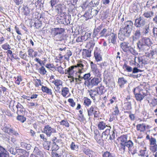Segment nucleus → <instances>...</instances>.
<instances>
[{
	"instance_id": "393cba45",
	"label": "nucleus",
	"mask_w": 157,
	"mask_h": 157,
	"mask_svg": "<svg viewBox=\"0 0 157 157\" xmlns=\"http://www.w3.org/2000/svg\"><path fill=\"white\" fill-rule=\"evenodd\" d=\"M127 136L125 135H124L121 136L120 139L121 141V143L120 144L121 147L122 146H124L125 143H126L128 140H127Z\"/></svg>"
},
{
	"instance_id": "f704fd0d",
	"label": "nucleus",
	"mask_w": 157,
	"mask_h": 157,
	"mask_svg": "<svg viewBox=\"0 0 157 157\" xmlns=\"http://www.w3.org/2000/svg\"><path fill=\"white\" fill-rule=\"evenodd\" d=\"M135 47H134V48H133L131 47V46L129 47V48L128 49V50L132 54L135 56L137 55L138 54V53L135 50Z\"/></svg>"
},
{
	"instance_id": "09e8293b",
	"label": "nucleus",
	"mask_w": 157,
	"mask_h": 157,
	"mask_svg": "<svg viewBox=\"0 0 157 157\" xmlns=\"http://www.w3.org/2000/svg\"><path fill=\"white\" fill-rule=\"evenodd\" d=\"M60 124L61 125L65 126L66 127H69V124L67 121L66 120H62L60 122Z\"/></svg>"
},
{
	"instance_id": "a18cd8bd",
	"label": "nucleus",
	"mask_w": 157,
	"mask_h": 157,
	"mask_svg": "<svg viewBox=\"0 0 157 157\" xmlns=\"http://www.w3.org/2000/svg\"><path fill=\"white\" fill-rule=\"evenodd\" d=\"M52 83L56 86H59L62 85V82L60 80L56 79L52 82Z\"/></svg>"
},
{
	"instance_id": "e433bc0d",
	"label": "nucleus",
	"mask_w": 157,
	"mask_h": 157,
	"mask_svg": "<svg viewBox=\"0 0 157 157\" xmlns=\"http://www.w3.org/2000/svg\"><path fill=\"white\" fill-rule=\"evenodd\" d=\"M91 101L90 99L86 98L84 100L83 104L85 106H89L91 105Z\"/></svg>"
},
{
	"instance_id": "de8ad7c7",
	"label": "nucleus",
	"mask_w": 157,
	"mask_h": 157,
	"mask_svg": "<svg viewBox=\"0 0 157 157\" xmlns=\"http://www.w3.org/2000/svg\"><path fill=\"white\" fill-rule=\"evenodd\" d=\"M39 70L40 74L43 75H45L47 72L45 68L43 66H42L40 68H39Z\"/></svg>"
},
{
	"instance_id": "f3484780",
	"label": "nucleus",
	"mask_w": 157,
	"mask_h": 157,
	"mask_svg": "<svg viewBox=\"0 0 157 157\" xmlns=\"http://www.w3.org/2000/svg\"><path fill=\"white\" fill-rule=\"evenodd\" d=\"M33 153L38 157H43L42 151L37 147H35Z\"/></svg>"
},
{
	"instance_id": "13d9d810",
	"label": "nucleus",
	"mask_w": 157,
	"mask_h": 157,
	"mask_svg": "<svg viewBox=\"0 0 157 157\" xmlns=\"http://www.w3.org/2000/svg\"><path fill=\"white\" fill-rule=\"evenodd\" d=\"M112 154L110 153L109 152L106 151L103 155V157H114Z\"/></svg>"
},
{
	"instance_id": "e2e57ef3",
	"label": "nucleus",
	"mask_w": 157,
	"mask_h": 157,
	"mask_svg": "<svg viewBox=\"0 0 157 157\" xmlns=\"http://www.w3.org/2000/svg\"><path fill=\"white\" fill-rule=\"evenodd\" d=\"M52 151H56L59 149V147L57 145L55 142H53L52 148Z\"/></svg>"
},
{
	"instance_id": "1a4fd4ad",
	"label": "nucleus",
	"mask_w": 157,
	"mask_h": 157,
	"mask_svg": "<svg viewBox=\"0 0 157 157\" xmlns=\"http://www.w3.org/2000/svg\"><path fill=\"white\" fill-rule=\"evenodd\" d=\"M137 47L139 50V52L145 51L147 50L149 48V46L146 45L141 43L140 41H139L137 43Z\"/></svg>"
},
{
	"instance_id": "7ed1b4c3",
	"label": "nucleus",
	"mask_w": 157,
	"mask_h": 157,
	"mask_svg": "<svg viewBox=\"0 0 157 157\" xmlns=\"http://www.w3.org/2000/svg\"><path fill=\"white\" fill-rule=\"evenodd\" d=\"M101 81L100 78H94L90 79L89 81H87L84 82V84L86 86H87L89 89L92 88L94 86H97Z\"/></svg>"
},
{
	"instance_id": "69168bd1",
	"label": "nucleus",
	"mask_w": 157,
	"mask_h": 157,
	"mask_svg": "<svg viewBox=\"0 0 157 157\" xmlns=\"http://www.w3.org/2000/svg\"><path fill=\"white\" fill-rule=\"evenodd\" d=\"M42 26V23L41 22L39 21L35 22V26L36 29H38L40 28Z\"/></svg>"
},
{
	"instance_id": "c756f323",
	"label": "nucleus",
	"mask_w": 157,
	"mask_h": 157,
	"mask_svg": "<svg viewBox=\"0 0 157 157\" xmlns=\"http://www.w3.org/2000/svg\"><path fill=\"white\" fill-rule=\"evenodd\" d=\"M63 9V6L61 4H58L56 7V10L57 11L58 13H62Z\"/></svg>"
},
{
	"instance_id": "ddd939ff",
	"label": "nucleus",
	"mask_w": 157,
	"mask_h": 157,
	"mask_svg": "<svg viewBox=\"0 0 157 157\" xmlns=\"http://www.w3.org/2000/svg\"><path fill=\"white\" fill-rule=\"evenodd\" d=\"M16 107L17 109V113L18 115L23 114L25 113V109L20 103H18Z\"/></svg>"
},
{
	"instance_id": "864d4df0",
	"label": "nucleus",
	"mask_w": 157,
	"mask_h": 157,
	"mask_svg": "<svg viewBox=\"0 0 157 157\" xmlns=\"http://www.w3.org/2000/svg\"><path fill=\"white\" fill-rule=\"evenodd\" d=\"M17 120L21 121L22 122H24L26 120L25 117L21 115H18L17 117Z\"/></svg>"
},
{
	"instance_id": "a211bd4d",
	"label": "nucleus",
	"mask_w": 157,
	"mask_h": 157,
	"mask_svg": "<svg viewBox=\"0 0 157 157\" xmlns=\"http://www.w3.org/2000/svg\"><path fill=\"white\" fill-rule=\"evenodd\" d=\"M101 28L99 26L97 28L94 29V32L93 34V36L94 37L100 38L101 37L99 36V32Z\"/></svg>"
},
{
	"instance_id": "39448f33",
	"label": "nucleus",
	"mask_w": 157,
	"mask_h": 157,
	"mask_svg": "<svg viewBox=\"0 0 157 157\" xmlns=\"http://www.w3.org/2000/svg\"><path fill=\"white\" fill-rule=\"evenodd\" d=\"M42 132L45 133L47 136L50 137L52 133H56V131L55 128H52L49 125H46Z\"/></svg>"
},
{
	"instance_id": "cd10ccee",
	"label": "nucleus",
	"mask_w": 157,
	"mask_h": 157,
	"mask_svg": "<svg viewBox=\"0 0 157 157\" xmlns=\"http://www.w3.org/2000/svg\"><path fill=\"white\" fill-rule=\"evenodd\" d=\"M107 126V125L103 121L99 122L98 125V129L100 130H103Z\"/></svg>"
},
{
	"instance_id": "8fccbe9b",
	"label": "nucleus",
	"mask_w": 157,
	"mask_h": 157,
	"mask_svg": "<svg viewBox=\"0 0 157 157\" xmlns=\"http://www.w3.org/2000/svg\"><path fill=\"white\" fill-rule=\"evenodd\" d=\"M150 149L152 152H155L157 150V145L155 144L150 145Z\"/></svg>"
},
{
	"instance_id": "ea45409f",
	"label": "nucleus",
	"mask_w": 157,
	"mask_h": 157,
	"mask_svg": "<svg viewBox=\"0 0 157 157\" xmlns=\"http://www.w3.org/2000/svg\"><path fill=\"white\" fill-rule=\"evenodd\" d=\"M118 37L121 40H123L125 38V36H127L123 34L122 33V32L120 31V30L119 33H118Z\"/></svg>"
},
{
	"instance_id": "49530a36",
	"label": "nucleus",
	"mask_w": 157,
	"mask_h": 157,
	"mask_svg": "<svg viewBox=\"0 0 157 157\" xmlns=\"http://www.w3.org/2000/svg\"><path fill=\"white\" fill-rule=\"evenodd\" d=\"M84 16L86 18V20L91 19L92 17L90 11L86 12Z\"/></svg>"
},
{
	"instance_id": "6e6552de",
	"label": "nucleus",
	"mask_w": 157,
	"mask_h": 157,
	"mask_svg": "<svg viewBox=\"0 0 157 157\" xmlns=\"http://www.w3.org/2000/svg\"><path fill=\"white\" fill-rule=\"evenodd\" d=\"M112 31V29L108 28V29L104 28L99 33V36L101 37H105L106 38L109 36Z\"/></svg>"
},
{
	"instance_id": "f03ea898",
	"label": "nucleus",
	"mask_w": 157,
	"mask_h": 157,
	"mask_svg": "<svg viewBox=\"0 0 157 157\" xmlns=\"http://www.w3.org/2000/svg\"><path fill=\"white\" fill-rule=\"evenodd\" d=\"M133 92L136 100L140 101L143 99L144 97L147 95V91L145 90H140L138 88L134 89Z\"/></svg>"
},
{
	"instance_id": "4c0bfd02",
	"label": "nucleus",
	"mask_w": 157,
	"mask_h": 157,
	"mask_svg": "<svg viewBox=\"0 0 157 157\" xmlns=\"http://www.w3.org/2000/svg\"><path fill=\"white\" fill-rule=\"evenodd\" d=\"M70 148L72 150L77 151L78 149V145H75L74 142H72L70 145Z\"/></svg>"
},
{
	"instance_id": "bb28decb",
	"label": "nucleus",
	"mask_w": 157,
	"mask_h": 157,
	"mask_svg": "<svg viewBox=\"0 0 157 157\" xmlns=\"http://www.w3.org/2000/svg\"><path fill=\"white\" fill-rule=\"evenodd\" d=\"M83 56L85 57H89L91 56V51L86 49H83L82 52Z\"/></svg>"
},
{
	"instance_id": "7c9ffc66",
	"label": "nucleus",
	"mask_w": 157,
	"mask_h": 157,
	"mask_svg": "<svg viewBox=\"0 0 157 157\" xmlns=\"http://www.w3.org/2000/svg\"><path fill=\"white\" fill-rule=\"evenodd\" d=\"M19 56L21 58L24 60L28 61L29 59V56H27L26 53L23 54L22 52L21 51L20 52Z\"/></svg>"
},
{
	"instance_id": "f257e3e1",
	"label": "nucleus",
	"mask_w": 157,
	"mask_h": 157,
	"mask_svg": "<svg viewBox=\"0 0 157 157\" xmlns=\"http://www.w3.org/2000/svg\"><path fill=\"white\" fill-rule=\"evenodd\" d=\"M133 25V23L131 21H125L122 25V28H121L120 31L123 34L127 36H129L131 34Z\"/></svg>"
},
{
	"instance_id": "6ab92c4d",
	"label": "nucleus",
	"mask_w": 157,
	"mask_h": 157,
	"mask_svg": "<svg viewBox=\"0 0 157 157\" xmlns=\"http://www.w3.org/2000/svg\"><path fill=\"white\" fill-rule=\"evenodd\" d=\"M146 127L145 124H139L136 125V129L140 132H144L146 130Z\"/></svg>"
},
{
	"instance_id": "412c9836",
	"label": "nucleus",
	"mask_w": 157,
	"mask_h": 157,
	"mask_svg": "<svg viewBox=\"0 0 157 157\" xmlns=\"http://www.w3.org/2000/svg\"><path fill=\"white\" fill-rule=\"evenodd\" d=\"M41 90L43 92L46 93L48 94L52 95L51 90L47 87L42 86Z\"/></svg>"
},
{
	"instance_id": "0e129e2a",
	"label": "nucleus",
	"mask_w": 157,
	"mask_h": 157,
	"mask_svg": "<svg viewBox=\"0 0 157 157\" xmlns=\"http://www.w3.org/2000/svg\"><path fill=\"white\" fill-rule=\"evenodd\" d=\"M90 5H93V7H96L99 4V2L98 1L94 0L90 2Z\"/></svg>"
},
{
	"instance_id": "052dcab7",
	"label": "nucleus",
	"mask_w": 157,
	"mask_h": 157,
	"mask_svg": "<svg viewBox=\"0 0 157 157\" xmlns=\"http://www.w3.org/2000/svg\"><path fill=\"white\" fill-rule=\"evenodd\" d=\"M83 152L84 153L87 155L91 154L92 151L88 148H85L83 149Z\"/></svg>"
},
{
	"instance_id": "338daca9",
	"label": "nucleus",
	"mask_w": 157,
	"mask_h": 157,
	"mask_svg": "<svg viewBox=\"0 0 157 157\" xmlns=\"http://www.w3.org/2000/svg\"><path fill=\"white\" fill-rule=\"evenodd\" d=\"M29 10L28 7H25L24 8L23 13L25 15H28L29 13Z\"/></svg>"
},
{
	"instance_id": "58836bf2",
	"label": "nucleus",
	"mask_w": 157,
	"mask_h": 157,
	"mask_svg": "<svg viewBox=\"0 0 157 157\" xmlns=\"http://www.w3.org/2000/svg\"><path fill=\"white\" fill-rule=\"evenodd\" d=\"M123 68L124 69H125L128 72H131L132 70V67L128 66L125 63L124 64L123 66Z\"/></svg>"
},
{
	"instance_id": "2f4dec72",
	"label": "nucleus",
	"mask_w": 157,
	"mask_h": 157,
	"mask_svg": "<svg viewBox=\"0 0 157 157\" xmlns=\"http://www.w3.org/2000/svg\"><path fill=\"white\" fill-rule=\"evenodd\" d=\"M11 126L10 125H6L3 128L2 130L5 132L7 133L8 134H9L10 131L11 129Z\"/></svg>"
},
{
	"instance_id": "dca6fc26",
	"label": "nucleus",
	"mask_w": 157,
	"mask_h": 157,
	"mask_svg": "<svg viewBox=\"0 0 157 157\" xmlns=\"http://www.w3.org/2000/svg\"><path fill=\"white\" fill-rule=\"evenodd\" d=\"M140 35L141 33L140 30L137 29L135 31L132 36L133 42L138 39L140 37Z\"/></svg>"
},
{
	"instance_id": "680f3d73",
	"label": "nucleus",
	"mask_w": 157,
	"mask_h": 157,
	"mask_svg": "<svg viewBox=\"0 0 157 157\" xmlns=\"http://www.w3.org/2000/svg\"><path fill=\"white\" fill-rule=\"evenodd\" d=\"M2 47L5 50H6L8 49H10L11 48L10 46L7 43L3 44L2 46Z\"/></svg>"
},
{
	"instance_id": "774afa93",
	"label": "nucleus",
	"mask_w": 157,
	"mask_h": 157,
	"mask_svg": "<svg viewBox=\"0 0 157 157\" xmlns=\"http://www.w3.org/2000/svg\"><path fill=\"white\" fill-rule=\"evenodd\" d=\"M152 32L154 36L157 39V28H153L152 30Z\"/></svg>"
},
{
	"instance_id": "b1692460",
	"label": "nucleus",
	"mask_w": 157,
	"mask_h": 157,
	"mask_svg": "<svg viewBox=\"0 0 157 157\" xmlns=\"http://www.w3.org/2000/svg\"><path fill=\"white\" fill-rule=\"evenodd\" d=\"M69 93V89L67 87H63L62 89L61 94L64 97H66L67 95Z\"/></svg>"
},
{
	"instance_id": "a878e982",
	"label": "nucleus",
	"mask_w": 157,
	"mask_h": 157,
	"mask_svg": "<svg viewBox=\"0 0 157 157\" xmlns=\"http://www.w3.org/2000/svg\"><path fill=\"white\" fill-rule=\"evenodd\" d=\"M141 43L149 46L150 43V39L147 37L143 38L141 40Z\"/></svg>"
},
{
	"instance_id": "20e7f679",
	"label": "nucleus",
	"mask_w": 157,
	"mask_h": 157,
	"mask_svg": "<svg viewBox=\"0 0 157 157\" xmlns=\"http://www.w3.org/2000/svg\"><path fill=\"white\" fill-rule=\"evenodd\" d=\"M98 108L95 105H92L87 109L88 115L89 117L94 115V117H97L98 116L97 111Z\"/></svg>"
},
{
	"instance_id": "6e6d98bb",
	"label": "nucleus",
	"mask_w": 157,
	"mask_h": 157,
	"mask_svg": "<svg viewBox=\"0 0 157 157\" xmlns=\"http://www.w3.org/2000/svg\"><path fill=\"white\" fill-rule=\"evenodd\" d=\"M54 31L53 35L54 36H56L58 34H61L62 33L61 30L58 28H55Z\"/></svg>"
},
{
	"instance_id": "603ef678",
	"label": "nucleus",
	"mask_w": 157,
	"mask_h": 157,
	"mask_svg": "<svg viewBox=\"0 0 157 157\" xmlns=\"http://www.w3.org/2000/svg\"><path fill=\"white\" fill-rule=\"evenodd\" d=\"M13 134V135L17 136H20V134L16 131H15L13 129L11 128L10 131L9 133V134L10 135Z\"/></svg>"
},
{
	"instance_id": "473e14b6",
	"label": "nucleus",
	"mask_w": 157,
	"mask_h": 157,
	"mask_svg": "<svg viewBox=\"0 0 157 157\" xmlns=\"http://www.w3.org/2000/svg\"><path fill=\"white\" fill-rule=\"evenodd\" d=\"M69 67L67 69H65V73L66 74H67L68 75H69V76H68V78H72V77H73L72 75H73V74H74L75 72L73 69H72V72L71 71V72L70 71H69Z\"/></svg>"
},
{
	"instance_id": "f8f14e48",
	"label": "nucleus",
	"mask_w": 157,
	"mask_h": 157,
	"mask_svg": "<svg viewBox=\"0 0 157 157\" xmlns=\"http://www.w3.org/2000/svg\"><path fill=\"white\" fill-rule=\"evenodd\" d=\"M109 128H107L105 130V132L108 133V135L109 136V139L111 140L114 139L115 137V133L114 130L110 131L111 127L110 126L108 127Z\"/></svg>"
},
{
	"instance_id": "a19ab883",
	"label": "nucleus",
	"mask_w": 157,
	"mask_h": 157,
	"mask_svg": "<svg viewBox=\"0 0 157 157\" xmlns=\"http://www.w3.org/2000/svg\"><path fill=\"white\" fill-rule=\"evenodd\" d=\"M17 153L19 154L20 155H24L27 153V151L25 150L21 149H18L16 150Z\"/></svg>"
},
{
	"instance_id": "5701e85b",
	"label": "nucleus",
	"mask_w": 157,
	"mask_h": 157,
	"mask_svg": "<svg viewBox=\"0 0 157 157\" xmlns=\"http://www.w3.org/2000/svg\"><path fill=\"white\" fill-rule=\"evenodd\" d=\"M95 138L97 141V143L101 145L103 143V140L101 139V136L100 134H96L95 136Z\"/></svg>"
},
{
	"instance_id": "4468645a",
	"label": "nucleus",
	"mask_w": 157,
	"mask_h": 157,
	"mask_svg": "<svg viewBox=\"0 0 157 157\" xmlns=\"http://www.w3.org/2000/svg\"><path fill=\"white\" fill-rule=\"evenodd\" d=\"M91 70L95 76L98 77H100L101 76L99 70L97 68V65L94 66H92L91 67Z\"/></svg>"
},
{
	"instance_id": "72a5a7b5",
	"label": "nucleus",
	"mask_w": 157,
	"mask_h": 157,
	"mask_svg": "<svg viewBox=\"0 0 157 157\" xmlns=\"http://www.w3.org/2000/svg\"><path fill=\"white\" fill-rule=\"evenodd\" d=\"M136 141L140 146H143L144 144V140L142 139V137H138L137 139L136 140Z\"/></svg>"
},
{
	"instance_id": "c85d7f7f",
	"label": "nucleus",
	"mask_w": 157,
	"mask_h": 157,
	"mask_svg": "<svg viewBox=\"0 0 157 157\" xmlns=\"http://www.w3.org/2000/svg\"><path fill=\"white\" fill-rule=\"evenodd\" d=\"M150 24L145 25L143 29V33L145 34H146L148 33L150 31Z\"/></svg>"
},
{
	"instance_id": "5fc2aeb1",
	"label": "nucleus",
	"mask_w": 157,
	"mask_h": 157,
	"mask_svg": "<svg viewBox=\"0 0 157 157\" xmlns=\"http://www.w3.org/2000/svg\"><path fill=\"white\" fill-rule=\"evenodd\" d=\"M99 10H97L93 9H91V11L90 12L91 14L93 17L94 16H95L97 15L99 12Z\"/></svg>"
},
{
	"instance_id": "4d7b16f0",
	"label": "nucleus",
	"mask_w": 157,
	"mask_h": 157,
	"mask_svg": "<svg viewBox=\"0 0 157 157\" xmlns=\"http://www.w3.org/2000/svg\"><path fill=\"white\" fill-rule=\"evenodd\" d=\"M149 141L150 145L157 144H156V140L154 138L151 137Z\"/></svg>"
},
{
	"instance_id": "bf43d9fd",
	"label": "nucleus",
	"mask_w": 157,
	"mask_h": 157,
	"mask_svg": "<svg viewBox=\"0 0 157 157\" xmlns=\"http://www.w3.org/2000/svg\"><path fill=\"white\" fill-rule=\"evenodd\" d=\"M8 153L6 151L0 152V157H9Z\"/></svg>"
},
{
	"instance_id": "3c124183",
	"label": "nucleus",
	"mask_w": 157,
	"mask_h": 157,
	"mask_svg": "<svg viewBox=\"0 0 157 157\" xmlns=\"http://www.w3.org/2000/svg\"><path fill=\"white\" fill-rule=\"evenodd\" d=\"M13 134V135L17 136H20V134L16 131H15L13 129L11 128L10 131L9 133V134L10 135Z\"/></svg>"
},
{
	"instance_id": "423d86ee",
	"label": "nucleus",
	"mask_w": 157,
	"mask_h": 157,
	"mask_svg": "<svg viewBox=\"0 0 157 157\" xmlns=\"http://www.w3.org/2000/svg\"><path fill=\"white\" fill-rule=\"evenodd\" d=\"M146 22V19L144 17L140 16L135 19L134 25L137 28L142 27L145 25Z\"/></svg>"
},
{
	"instance_id": "aec40b11",
	"label": "nucleus",
	"mask_w": 157,
	"mask_h": 157,
	"mask_svg": "<svg viewBox=\"0 0 157 157\" xmlns=\"http://www.w3.org/2000/svg\"><path fill=\"white\" fill-rule=\"evenodd\" d=\"M96 50L94 51V56L96 60L97 61H99L101 60L102 58L100 54L97 51L98 48H96Z\"/></svg>"
},
{
	"instance_id": "9b49d317",
	"label": "nucleus",
	"mask_w": 157,
	"mask_h": 157,
	"mask_svg": "<svg viewBox=\"0 0 157 157\" xmlns=\"http://www.w3.org/2000/svg\"><path fill=\"white\" fill-rule=\"evenodd\" d=\"M108 37V40L109 43H111L113 44H116L117 38V35L116 34L112 32Z\"/></svg>"
},
{
	"instance_id": "c9c22d12",
	"label": "nucleus",
	"mask_w": 157,
	"mask_h": 157,
	"mask_svg": "<svg viewBox=\"0 0 157 157\" xmlns=\"http://www.w3.org/2000/svg\"><path fill=\"white\" fill-rule=\"evenodd\" d=\"M91 36V34L87 33H85L83 36H82V38L83 41H86L88 40L89 38H90Z\"/></svg>"
},
{
	"instance_id": "2eb2a0df",
	"label": "nucleus",
	"mask_w": 157,
	"mask_h": 157,
	"mask_svg": "<svg viewBox=\"0 0 157 157\" xmlns=\"http://www.w3.org/2000/svg\"><path fill=\"white\" fill-rule=\"evenodd\" d=\"M127 82V80L124 77L119 78L118 79V83L121 88L124 87V84Z\"/></svg>"
},
{
	"instance_id": "37998d69",
	"label": "nucleus",
	"mask_w": 157,
	"mask_h": 157,
	"mask_svg": "<svg viewBox=\"0 0 157 157\" xmlns=\"http://www.w3.org/2000/svg\"><path fill=\"white\" fill-rule=\"evenodd\" d=\"M92 91V93L90 92V94L91 98L94 100H95V96L97 94H99L98 92L96 91H92V90H90Z\"/></svg>"
},
{
	"instance_id": "c03bdc74",
	"label": "nucleus",
	"mask_w": 157,
	"mask_h": 157,
	"mask_svg": "<svg viewBox=\"0 0 157 157\" xmlns=\"http://www.w3.org/2000/svg\"><path fill=\"white\" fill-rule=\"evenodd\" d=\"M91 75L90 73L86 74L84 75L83 76V79L85 80V82H86V81H89L91 79V78H89L90 76Z\"/></svg>"
},
{
	"instance_id": "4be33fe9",
	"label": "nucleus",
	"mask_w": 157,
	"mask_h": 157,
	"mask_svg": "<svg viewBox=\"0 0 157 157\" xmlns=\"http://www.w3.org/2000/svg\"><path fill=\"white\" fill-rule=\"evenodd\" d=\"M154 13L152 11H148L145 12L143 14V16L147 18H151L153 16Z\"/></svg>"
},
{
	"instance_id": "0eeeda50",
	"label": "nucleus",
	"mask_w": 157,
	"mask_h": 157,
	"mask_svg": "<svg viewBox=\"0 0 157 157\" xmlns=\"http://www.w3.org/2000/svg\"><path fill=\"white\" fill-rule=\"evenodd\" d=\"M85 63L86 62L84 61H82L79 60L78 61V63L76 65L72 66L70 67L69 70V71H70L72 72V69H74L75 67H78L79 68L78 71V73H82V70L83 69V67L84 66V64H85Z\"/></svg>"
},
{
	"instance_id": "79ce46f5",
	"label": "nucleus",
	"mask_w": 157,
	"mask_h": 157,
	"mask_svg": "<svg viewBox=\"0 0 157 157\" xmlns=\"http://www.w3.org/2000/svg\"><path fill=\"white\" fill-rule=\"evenodd\" d=\"M125 108L127 110H130L132 109L131 102L129 101V102H126L124 103Z\"/></svg>"
},
{
	"instance_id": "9d476101",
	"label": "nucleus",
	"mask_w": 157,
	"mask_h": 157,
	"mask_svg": "<svg viewBox=\"0 0 157 157\" xmlns=\"http://www.w3.org/2000/svg\"><path fill=\"white\" fill-rule=\"evenodd\" d=\"M125 146L127 147L128 148V149L130 151H131L133 148V143L130 140L127 141L125 143L124 146H122L121 147V149H123L124 151Z\"/></svg>"
}]
</instances>
